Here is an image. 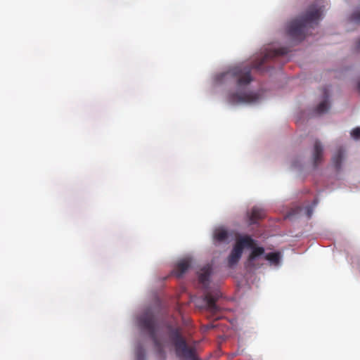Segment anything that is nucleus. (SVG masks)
<instances>
[{"mask_svg":"<svg viewBox=\"0 0 360 360\" xmlns=\"http://www.w3.org/2000/svg\"><path fill=\"white\" fill-rule=\"evenodd\" d=\"M136 360H145V350L141 345H139L136 349Z\"/></svg>","mask_w":360,"mask_h":360,"instance_id":"a211bd4d","label":"nucleus"},{"mask_svg":"<svg viewBox=\"0 0 360 360\" xmlns=\"http://www.w3.org/2000/svg\"><path fill=\"white\" fill-rule=\"evenodd\" d=\"M345 150L340 147L339 148L333 156V162L336 169H340L341 167L342 161L344 159Z\"/></svg>","mask_w":360,"mask_h":360,"instance_id":"2eb2a0df","label":"nucleus"},{"mask_svg":"<svg viewBox=\"0 0 360 360\" xmlns=\"http://www.w3.org/2000/svg\"><path fill=\"white\" fill-rule=\"evenodd\" d=\"M323 148L319 140H316L314 144L312 160L314 166L316 167L323 160Z\"/></svg>","mask_w":360,"mask_h":360,"instance_id":"9d476101","label":"nucleus"},{"mask_svg":"<svg viewBox=\"0 0 360 360\" xmlns=\"http://www.w3.org/2000/svg\"><path fill=\"white\" fill-rule=\"evenodd\" d=\"M355 49L360 51V37L356 41Z\"/></svg>","mask_w":360,"mask_h":360,"instance_id":"412c9836","label":"nucleus"},{"mask_svg":"<svg viewBox=\"0 0 360 360\" xmlns=\"http://www.w3.org/2000/svg\"><path fill=\"white\" fill-rule=\"evenodd\" d=\"M191 260L189 258H185L179 261L172 271L174 274L177 278H181L191 267Z\"/></svg>","mask_w":360,"mask_h":360,"instance_id":"1a4fd4ad","label":"nucleus"},{"mask_svg":"<svg viewBox=\"0 0 360 360\" xmlns=\"http://www.w3.org/2000/svg\"><path fill=\"white\" fill-rule=\"evenodd\" d=\"M255 243H254L253 247L251 248L252 250L248 257V262L246 264L247 267H250V268L254 267L253 261L255 260V259L259 256L262 255L264 253V248L255 247Z\"/></svg>","mask_w":360,"mask_h":360,"instance_id":"f8f14e48","label":"nucleus"},{"mask_svg":"<svg viewBox=\"0 0 360 360\" xmlns=\"http://www.w3.org/2000/svg\"><path fill=\"white\" fill-rule=\"evenodd\" d=\"M259 95L252 91L239 89L236 93L230 94L229 102L231 104L252 103L259 100Z\"/></svg>","mask_w":360,"mask_h":360,"instance_id":"423d86ee","label":"nucleus"},{"mask_svg":"<svg viewBox=\"0 0 360 360\" xmlns=\"http://www.w3.org/2000/svg\"><path fill=\"white\" fill-rule=\"evenodd\" d=\"M252 80L251 68L242 65L234 66L217 76V82L236 83L239 88L248 85Z\"/></svg>","mask_w":360,"mask_h":360,"instance_id":"20e7f679","label":"nucleus"},{"mask_svg":"<svg viewBox=\"0 0 360 360\" xmlns=\"http://www.w3.org/2000/svg\"><path fill=\"white\" fill-rule=\"evenodd\" d=\"M323 10L316 4L311 5L305 14L292 20L288 25L287 32L290 37L302 41L308 32V29L312 25H317Z\"/></svg>","mask_w":360,"mask_h":360,"instance_id":"f257e3e1","label":"nucleus"},{"mask_svg":"<svg viewBox=\"0 0 360 360\" xmlns=\"http://www.w3.org/2000/svg\"><path fill=\"white\" fill-rule=\"evenodd\" d=\"M351 136L354 139H360V127L354 128L351 132Z\"/></svg>","mask_w":360,"mask_h":360,"instance_id":"6ab92c4d","label":"nucleus"},{"mask_svg":"<svg viewBox=\"0 0 360 360\" xmlns=\"http://www.w3.org/2000/svg\"><path fill=\"white\" fill-rule=\"evenodd\" d=\"M254 243L255 240L249 236L238 238L228 258L229 266L231 267L236 265L241 258L243 249L253 247Z\"/></svg>","mask_w":360,"mask_h":360,"instance_id":"39448f33","label":"nucleus"},{"mask_svg":"<svg viewBox=\"0 0 360 360\" xmlns=\"http://www.w3.org/2000/svg\"><path fill=\"white\" fill-rule=\"evenodd\" d=\"M324 94H325V96H326V97H328V95H327L326 91H325V92H324Z\"/></svg>","mask_w":360,"mask_h":360,"instance_id":"b1692460","label":"nucleus"},{"mask_svg":"<svg viewBox=\"0 0 360 360\" xmlns=\"http://www.w3.org/2000/svg\"><path fill=\"white\" fill-rule=\"evenodd\" d=\"M329 108H330L329 103L326 99L318 105V106L316 108L315 110L317 114L321 115V114H323V113L328 112Z\"/></svg>","mask_w":360,"mask_h":360,"instance_id":"f3484780","label":"nucleus"},{"mask_svg":"<svg viewBox=\"0 0 360 360\" xmlns=\"http://www.w3.org/2000/svg\"><path fill=\"white\" fill-rule=\"evenodd\" d=\"M212 272V269L211 266L207 265L200 269L198 276L199 283L202 285V286L207 288L210 284V278Z\"/></svg>","mask_w":360,"mask_h":360,"instance_id":"9b49d317","label":"nucleus"},{"mask_svg":"<svg viewBox=\"0 0 360 360\" xmlns=\"http://www.w3.org/2000/svg\"><path fill=\"white\" fill-rule=\"evenodd\" d=\"M311 212H312V211H311V209L310 207H307V215H308V217H311Z\"/></svg>","mask_w":360,"mask_h":360,"instance_id":"4be33fe9","label":"nucleus"},{"mask_svg":"<svg viewBox=\"0 0 360 360\" xmlns=\"http://www.w3.org/2000/svg\"><path fill=\"white\" fill-rule=\"evenodd\" d=\"M139 328L146 332L153 342L158 356L161 360L167 358L162 343L158 339L159 325L155 314L150 310H146L137 318Z\"/></svg>","mask_w":360,"mask_h":360,"instance_id":"f03ea898","label":"nucleus"},{"mask_svg":"<svg viewBox=\"0 0 360 360\" xmlns=\"http://www.w3.org/2000/svg\"><path fill=\"white\" fill-rule=\"evenodd\" d=\"M265 259L271 264L277 265L280 262L281 254L280 252H269L265 255Z\"/></svg>","mask_w":360,"mask_h":360,"instance_id":"dca6fc26","label":"nucleus"},{"mask_svg":"<svg viewBox=\"0 0 360 360\" xmlns=\"http://www.w3.org/2000/svg\"><path fill=\"white\" fill-rule=\"evenodd\" d=\"M265 217V212L264 210L253 207L251 210L250 215L249 216L250 223L251 224L257 223L259 219H263Z\"/></svg>","mask_w":360,"mask_h":360,"instance_id":"ddd939ff","label":"nucleus"},{"mask_svg":"<svg viewBox=\"0 0 360 360\" xmlns=\"http://www.w3.org/2000/svg\"><path fill=\"white\" fill-rule=\"evenodd\" d=\"M351 20L356 22H360V11L354 12L351 16Z\"/></svg>","mask_w":360,"mask_h":360,"instance_id":"aec40b11","label":"nucleus"},{"mask_svg":"<svg viewBox=\"0 0 360 360\" xmlns=\"http://www.w3.org/2000/svg\"><path fill=\"white\" fill-rule=\"evenodd\" d=\"M221 296L220 292H207L205 295V301L207 309L212 314H215L219 311V307L217 305L216 302Z\"/></svg>","mask_w":360,"mask_h":360,"instance_id":"0eeeda50","label":"nucleus"},{"mask_svg":"<svg viewBox=\"0 0 360 360\" xmlns=\"http://www.w3.org/2000/svg\"><path fill=\"white\" fill-rule=\"evenodd\" d=\"M288 53V49L286 48H280L278 49L270 50L267 51L263 58L261 59L260 62L258 64L254 65V68L257 69H260L262 65L269 59L274 58L278 56H283Z\"/></svg>","mask_w":360,"mask_h":360,"instance_id":"6e6552de","label":"nucleus"},{"mask_svg":"<svg viewBox=\"0 0 360 360\" xmlns=\"http://www.w3.org/2000/svg\"><path fill=\"white\" fill-rule=\"evenodd\" d=\"M357 89L359 91V93H360V78H359V80L357 82Z\"/></svg>","mask_w":360,"mask_h":360,"instance_id":"5701e85b","label":"nucleus"},{"mask_svg":"<svg viewBox=\"0 0 360 360\" xmlns=\"http://www.w3.org/2000/svg\"><path fill=\"white\" fill-rule=\"evenodd\" d=\"M169 343L174 348L176 356L181 360H197L195 347L187 343L179 327L168 326Z\"/></svg>","mask_w":360,"mask_h":360,"instance_id":"7ed1b4c3","label":"nucleus"},{"mask_svg":"<svg viewBox=\"0 0 360 360\" xmlns=\"http://www.w3.org/2000/svg\"><path fill=\"white\" fill-rule=\"evenodd\" d=\"M213 238L214 241L223 243L229 238V234L226 230L222 228L216 229L214 231Z\"/></svg>","mask_w":360,"mask_h":360,"instance_id":"4468645a","label":"nucleus"}]
</instances>
